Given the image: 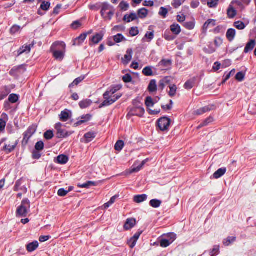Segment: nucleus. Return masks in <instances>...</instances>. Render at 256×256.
<instances>
[{"label":"nucleus","mask_w":256,"mask_h":256,"mask_svg":"<svg viewBox=\"0 0 256 256\" xmlns=\"http://www.w3.org/2000/svg\"><path fill=\"white\" fill-rule=\"evenodd\" d=\"M170 31L173 34L177 36L181 32L180 26L177 24H174L170 26Z\"/></svg>","instance_id":"24"},{"label":"nucleus","mask_w":256,"mask_h":256,"mask_svg":"<svg viewBox=\"0 0 256 256\" xmlns=\"http://www.w3.org/2000/svg\"><path fill=\"white\" fill-rule=\"evenodd\" d=\"M68 157L65 155L61 154L56 158V162L61 164H64L68 162Z\"/></svg>","instance_id":"26"},{"label":"nucleus","mask_w":256,"mask_h":256,"mask_svg":"<svg viewBox=\"0 0 256 256\" xmlns=\"http://www.w3.org/2000/svg\"><path fill=\"white\" fill-rule=\"evenodd\" d=\"M100 14L105 20H112L114 14V7L107 2L101 4Z\"/></svg>","instance_id":"1"},{"label":"nucleus","mask_w":256,"mask_h":256,"mask_svg":"<svg viewBox=\"0 0 256 256\" xmlns=\"http://www.w3.org/2000/svg\"><path fill=\"white\" fill-rule=\"evenodd\" d=\"M114 40L116 42L118 43L123 40L126 41V38L120 34H117L114 36Z\"/></svg>","instance_id":"44"},{"label":"nucleus","mask_w":256,"mask_h":256,"mask_svg":"<svg viewBox=\"0 0 256 256\" xmlns=\"http://www.w3.org/2000/svg\"><path fill=\"white\" fill-rule=\"evenodd\" d=\"M91 118H92V116L90 114H87L84 116H82L81 118L82 120H80L78 121L76 123V124L77 126L80 125L84 123V122H87L88 120H90V119Z\"/></svg>","instance_id":"33"},{"label":"nucleus","mask_w":256,"mask_h":256,"mask_svg":"<svg viewBox=\"0 0 256 256\" xmlns=\"http://www.w3.org/2000/svg\"><path fill=\"white\" fill-rule=\"evenodd\" d=\"M172 64V60L170 59L168 60H161V72H166L171 68Z\"/></svg>","instance_id":"10"},{"label":"nucleus","mask_w":256,"mask_h":256,"mask_svg":"<svg viewBox=\"0 0 256 256\" xmlns=\"http://www.w3.org/2000/svg\"><path fill=\"white\" fill-rule=\"evenodd\" d=\"M50 4L49 2H42L40 5V8L43 10H48L50 8Z\"/></svg>","instance_id":"51"},{"label":"nucleus","mask_w":256,"mask_h":256,"mask_svg":"<svg viewBox=\"0 0 256 256\" xmlns=\"http://www.w3.org/2000/svg\"><path fill=\"white\" fill-rule=\"evenodd\" d=\"M69 117V112L66 110L62 112L60 114V120L62 122L67 121L68 120Z\"/></svg>","instance_id":"35"},{"label":"nucleus","mask_w":256,"mask_h":256,"mask_svg":"<svg viewBox=\"0 0 256 256\" xmlns=\"http://www.w3.org/2000/svg\"><path fill=\"white\" fill-rule=\"evenodd\" d=\"M154 32H147L144 38H142V40L143 42H144L146 38H147L148 39L147 42H150L154 38Z\"/></svg>","instance_id":"43"},{"label":"nucleus","mask_w":256,"mask_h":256,"mask_svg":"<svg viewBox=\"0 0 256 256\" xmlns=\"http://www.w3.org/2000/svg\"><path fill=\"white\" fill-rule=\"evenodd\" d=\"M103 36L104 34L101 33L96 34L92 38L90 42V45L91 46L92 43L93 44H98L102 40Z\"/></svg>","instance_id":"17"},{"label":"nucleus","mask_w":256,"mask_h":256,"mask_svg":"<svg viewBox=\"0 0 256 256\" xmlns=\"http://www.w3.org/2000/svg\"><path fill=\"white\" fill-rule=\"evenodd\" d=\"M148 11L145 8L140 9L138 12V18H144L146 17Z\"/></svg>","instance_id":"34"},{"label":"nucleus","mask_w":256,"mask_h":256,"mask_svg":"<svg viewBox=\"0 0 256 256\" xmlns=\"http://www.w3.org/2000/svg\"><path fill=\"white\" fill-rule=\"evenodd\" d=\"M214 44L216 48L219 47L222 44V40L219 37H216L214 39Z\"/></svg>","instance_id":"62"},{"label":"nucleus","mask_w":256,"mask_h":256,"mask_svg":"<svg viewBox=\"0 0 256 256\" xmlns=\"http://www.w3.org/2000/svg\"><path fill=\"white\" fill-rule=\"evenodd\" d=\"M171 124V120L166 116L161 117V131H168Z\"/></svg>","instance_id":"8"},{"label":"nucleus","mask_w":256,"mask_h":256,"mask_svg":"<svg viewBox=\"0 0 256 256\" xmlns=\"http://www.w3.org/2000/svg\"><path fill=\"white\" fill-rule=\"evenodd\" d=\"M120 89V88L118 86H116L111 88L104 93L103 95L104 98H106V96H112V95L114 94Z\"/></svg>","instance_id":"22"},{"label":"nucleus","mask_w":256,"mask_h":256,"mask_svg":"<svg viewBox=\"0 0 256 256\" xmlns=\"http://www.w3.org/2000/svg\"><path fill=\"white\" fill-rule=\"evenodd\" d=\"M11 92L8 86H4L0 91V100H3Z\"/></svg>","instance_id":"21"},{"label":"nucleus","mask_w":256,"mask_h":256,"mask_svg":"<svg viewBox=\"0 0 256 256\" xmlns=\"http://www.w3.org/2000/svg\"><path fill=\"white\" fill-rule=\"evenodd\" d=\"M194 26L195 24L193 22H186L184 24L185 28L189 30L194 29Z\"/></svg>","instance_id":"59"},{"label":"nucleus","mask_w":256,"mask_h":256,"mask_svg":"<svg viewBox=\"0 0 256 256\" xmlns=\"http://www.w3.org/2000/svg\"><path fill=\"white\" fill-rule=\"evenodd\" d=\"M82 26L81 22L78 21H74L71 24V28L74 30H76Z\"/></svg>","instance_id":"60"},{"label":"nucleus","mask_w":256,"mask_h":256,"mask_svg":"<svg viewBox=\"0 0 256 256\" xmlns=\"http://www.w3.org/2000/svg\"><path fill=\"white\" fill-rule=\"evenodd\" d=\"M124 146V142L122 140H118L114 146V148L116 150L120 151Z\"/></svg>","instance_id":"45"},{"label":"nucleus","mask_w":256,"mask_h":256,"mask_svg":"<svg viewBox=\"0 0 256 256\" xmlns=\"http://www.w3.org/2000/svg\"><path fill=\"white\" fill-rule=\"evenodd\" d=\"M34 44V42H32V44H30L28 46H22V47H21L18 50V56H19L20 55L22 54L24 52H30L31 50V48L33 47Z\"/></svg>","instance_id":"15"},{"label":"nucleus","mask_w":256,"mask_h":256,"mask_svg":"<svg viewBox=\"0 0 256 256\" xmlns=\"http://www.w3.org/2000/svg\"><path fill=\"white\" fill-rule=\"evenodd\" d=\"M38 246V242L37 241L33 242L26 246V250L29 252L35 250Z\"/></svg>","instance_id":"28"},{"label":"nucleus","mask_w":256,"mask_h":256,"mask_svg":"<svg viewBox=\"0 0 256 256\" xmlns=\"http://www.w3.org/2000/svg\"><path fill=\"white\" fill-rule=\"evenodd\" d=\"M22 30L20 26L14 24V25L10 30V33L12 35L15 34H16L20 32Z\"/></svg>","instance_id":"36"},{"label":"nucleus","mask_w":256,"mask_h":256,"mask_svg":"<svg viewBox=\"0 0 256 256\" xmlns=\"http://www.w3.org/2000/svg\"><path fill=\"white\" fill-rule=\"evenodd\" d=\"M54 136V134L52 130H48L44 134V138L46 140H50Z\"/></svg>","instance_id":"54"},{"label":"nucleus","mask_w":256,"mask_h":256,"mask_svg":"<svg viewBox=\"0 0 256 256\" xmlns=\"http://www.w3.org/2000/svg\"><path fill=\"white\" fill-rule=\"evenodd\" d=\"M133 52L132 49L128 48L127 50L126 54L124 55V58H122V62L125 64H128L132 58Z\"/></svg>","instance_id":"9"},{"label":"nucleus","mask_w":256,"mask_h":256,"mask_svg":"<svg viewBox=\"0 0 256 256\" xmlns=\"http://www.w3.org/2000/svg\"><path fill=\"white\" fill-rule=\"evenodd\" d=\"M148 196L146 194L135 196L134 198V201L136 203H140L147 200Z\"/></svg>","instance_id":"25"},{"label":"nucleus","mask_w":256,"mask_h":256,"mask_svg":"<svg viewBox=\"0 0 256 256\" xmlns=\"http://www.w3.org/2000/svg\"><path fill=\"white\" fill-rule=\"evenodd\" d=\"M196 81V78H192L190 80H188L184 84V88L186 90H190L192 89L194 86L195 82Z\"/></svg>","instance_id":"23"},{"label":"nucleus","mask_w":256,"mask_h":256,"mask_svg":"<svg viewBox=\"0 0 256 256\" xmlns=\"http://www.w3.org/2000/svg\"><path fill=\"white\" fill-rule=\"evenodd\" d=\"M137 19L138 16L134 12H132L130 14H126L123 18V20L127 22H130Z\"/></svg>","instance_id":"18"},{"label":"nucleus","mask_w":256,"mask_h":256,"mask_svg":"<svg viewBox=\"0 0 256 256\" xmlns=\"http://www.w3.org/2000/svg\"><path fill=\"white\" fill-rule=\"evenodd\" d=\"M169 95L170 96H173L175 95L176 91V86L175 85L170 86Z\"/></svg>","instance_id":"56"},{"label":"nucleus","mask_w":256,"mask_h":256,"mask_svg":"<svg viewBox=\"0 0 256 256\" xmlns=\"http://www.w3.org/2000/svg\"><path fill=\"white\" fill-rule=\"evenodd\" d=\"M216 21L214 20L210 19L208 20L204 24L202 29L204 32H206V30L209 28H212L216 26Z\"/></svg>","instance_id":"13"},{"label":"nucleus","mask_w":256,"mask_h":256,"mask_svg":"<svg viewBox=\"0 0 256 256\" xmlns=\"http://www.w3.org/2000/svg\"><path fill=\"white\" fill-rule=\"evenodd\" d=\"M16 144V143H15L14 144L12 145L5 144L2 150H4L6 152V153L9 154L12 152L15 149Z\"/></svg>","instance_id":"30"},{"label":"nucleus","mask_w":256,"mask_h":256,"mask_svg":"<svg viewBox=\"0 0 256 256\" xmlns=\"http://www.w3.org/2000/svg\"><path fill=\"white\" fill-rule=\"evenodd\" d=\"M145 104L147 106L148 110L154 106V102L151 97L148 96L146 99Z\"/></svg>","instance_id":"41"},{"label":"nucleus","mask_w":256,"mask_h":256,"mask_svg":"<svg viewBox=\"0 0 256 256\" xmlns=\"http://www.w3.org/2000/svg\"><path fill=\"white\" fill-rule=\"evenodd\" d=\"M37 126L36 125L30 126L27 130L23 134L24 138L22 141L23 144H26L28 143L29 139L36 132Z\"/></svg>","instance_id":"6"},{"label":"nucleus","mask_w":256,"mask_h":256,"mask_svg":"<svg viewBox=\"0 0 256 256\" xmlns=\"http://www.w3.org/2000/svg\"><path fill=\"white\" fill-rule=\"evenodd\" d=\"M136 224V221L134 218H128L124 225V228L126 230H129L132 228Z\"/></svg>","instance_id":"14"},{"label":"nucleus","mask_w":256,"mask_h":256,"mask_svg":"<svg viewBox=\"0 0 256 256\" xmlns=\"http://www.w3.org/2000/svg\"><path fill=\"white\" fill-rule=\"evenodd\" d=\"M44 144L42 141H39L35 145V150H42L44 149Z\"/></svg>","instance_id":"53"},{"label":"nucleus","mask_w":256,"mask_h":256,"mask_svg":"<svg viewBox=\"0 0 256 256\" xmlns=\"http://www.w3.org/2000/svg\"><path fill=\"white\" fill-rule=\"evenodd\" d=\"M96 137V134L94 132H88L84 136L85 142L87 143L90 142Z\"/></svg>","instance_id":"31"},{"label":"nucleus","mask_w":256,"mask_h":256,"mask_svg":"<svg viewBox=\"0 0 256 256\" xmlns=\"http://www.w3.org/2000/svg\"><path fill=\"white\" fill-rule=\"evenodd\" d=\"M66 45L63 42H54L51 48L50 51H58L66 52Z\"/></svg>","instance_id":"7"},{"label":"nucleus","mask_w":256,"mask_h":256,"mask_svg":"<svg viewBox=\"0 0 256 256\" xmlns=\"http://www.w3.org/2000/svg\"><path fill=\"white\" fill-rule=\"evenodd\" d=\"M170 102V103L168 104H166V105H162L161 106V107L164 110H170L172 109V100H169Z\"/></svg>","instance_id":"57"},{"label":"nucleus","mask_w":256,"mask_h":256,"mask_svg":"<svg viewBox=\"0 0 256 256\" xmlns=\"http://www.w3.org/2000/svg\"><path fill=\"white\" fill-rule=\"evenodd\" d=\"M62 124L60 122L56 123L55 125V129L56 130V135L58 138H64L70 136L72 132H67L66 130L62 128Z\"/></svg>","instance_id":"5"},{"label":"nucleus","mask_w":256,"mask_h":256,"mask_svg":"<svg viewBox=\"0 0 256 256\" xmlns=\"http://www.w3.org/2000/svg\"><path fill=\"white\" fill-rule=\"evenodd\" d=\"M144 165V162H142L139 166H136V164H134L131 169L130 170V173L136 172L140 170Z\"/></svg>","instance_id":"46"},{"label":"nucleus","mask_w":256,"mask_h":256,"mask_svg":"<svg viewBox=\"0 0 256 256\" xmlns=\"http://www.w3.org/2000/svg\"><path fill=\"white\" fill-rule=\"evenodd\" d=\"M176 236V234L174 233L163 234L161 236V247L166 248L168 246L175 240Z\"/></svg>","instance_id":"3"},{"label":"nucleus","mask_w":256,"mask_h":256,"mask_svg":"<svg viewBox=\"0 0 256 256\" xmlns=\"http://www.w3.org/2000/svg\"><path fill=\"white\" fill-rule=\"evenodd\" d=\"M30 200L27 198L24 199L22 200L20 206L17 208L16 214L19 216L26 217L30 211Z\"/></svg>","instance_id":"2"},{"label":"nucleus","mask_w":256,"mask_h":256,"mask_svg":"<svg viewBox=\"0 0 256 256\" xmlns=\"http://www.w3.org/2000/svg\"><path fill=\"white\" fill-rule=\"evenodd\" d=\"M164 36L166 38V40H174L176 38L175 36H174L172 34H169L168 32H166L164 33Z\"/></svg>","instance_id":"64"},{"label":"nucleus","mask_w":256,"mask_h":256,"mask_svg":"<svg viewBox=\"0 0 256 256\" xmlns=\"http://www.w3.org/2000/svg\"><path fill=\"white\" fill-rule=\"evenodd\" d=\"M138 32L139 31L137 27H132L130 30V34L132 36H134L138 34Z\"/></svg>","instance_id":"55"},{"label":"nucleus","mask_w":256,"mask_h":256,"mask_svg":"<svg viewBox=\"0 0 256 256\" xmlns=\"http://www.w3.org/2000/svg\"><path fill=\"white\" fill-rule=\"evenodd\" d=\"M92 100L90 99H86L80 101L79 102V106L82 109H84L90 106L92 104Z\"/></svg>","instance_id":"27"},{"label":"nucleus","mask_w":256,"mask_h":256,"mask_svg":"<svg viewBox=\"0 0 256 256\" xmlns=\"http://www.w3.org/2000/svg\"><path fill=\"white\" fill-rule=\"evenodd\" d=\"M18 100V96L16 94H10L8 98V100L11 103H16Z\"/></svg>","instance_id":"50"},{"label":"nucleus","mask_w":256,"mask_h":256,"mask_svg":"<svg viewBox=\"0 0 256 256\" xmlns=\"http://www.w3.org/2000/svg\"><path fill=\"white\" fill-rule=\"evenodd\" d=\"M87 36V33L81 34L79 36L77 37L73 40L74 46L80 45L86 40Z\"/></svg>","instance_id":"11"},{"label":"nucleus","mask_w":256,"mask_h":256,"mask_svg":"<svg viewBox=\"0 0 256 256\" xmlns=\"http://www.w3.org/2000/svg\"><path fill=\"white\" fill-rule=\"evenodd\" d=\"M244 78V74L242 72H238L236 76V79L239 82L243 80Z\"/></svg>","instance_id":"63"},{"label":"nucleus","mask_w":256,"mask_h":256,"mask_svg":"<svg viewBox=\"0 0 256 256\" xmlns=\"http://www.w3.org/2000/svg\"><path fill=\"white\" fill-rule=\"evenodd\" d=\"M131 112L132 115L142 116L144 113V110L142 107L137 106L133 108Z\"/></svg>","instance_id":"12"},{"label":"nucleus","mask_w":256,"mask_h":256,"mask_svg":"<svg viewBox=\"0 0 256 256\" xmlns=\"http://www.w3.org/2000/svg\"><path fill=\"white\" fill-rule=\"evenodd\" d=\"M256 42L255 40H250L247 43L244 50L245 53H248L250 51H252L256 46Z\"/></svg>","instance_id":"19"},{"label":"nucleus","mask_w":256,"mask_h":256,"mask_svg":"<svg viewBox=\"0 0 256 256\" xmlns=\"http://www.w3.org/2000/svg\"><path fill=\"white\" fill-rule=\"evenodd\" d=\"M122 96L121 94H116V95H112V96H107L106 98H104V100L100 104L99 108H101L102 107L109 106L117 100H118Z\"/></svg>","instance_id":"4"},{"label":"nucleus","mask_w":256,"mask_h":256,"mask_svg":"<svg viewBox=\"0 0 256 256\" xmlns=\"http://www.w3.org/2000/svg\"><path fill=\"white\" fill-rule=\"evenodd\" d=\"M120 8L124 11H126L129 8V4L126 2H122L119 4Z\"/></svg>","instance_id":"52"},{"label":"nucleus","mask_w":256,"mask_h":256,"mask_svg":"<svg viewBox=\"0 0 256 256\" xmlns=\"http://www.w3.org/2000/svg\"><path fill=\"white\" fill-rule=\"evenodd\" d=\"M216 50V48H214L212 46V43L210 42V44L208 46V48H204V51L207 54H211L214 52Z\"/></svg>","instance_id":"42"},{"label":"nucleus","mask_w":256,"mask_h":256,"mask_svg":"<svg viewBox=\"0 0 256 256\" xmlns=\"http://www.w3.org/2000/svg\"><path fill=\"white\" fill-rule=\"evenodd\" d=\"M148 90L150 92H155L157 90L156 81L154 80H150L148 86Z\"/></svg>","instance_id":"32"},{"label":"nucleus","mask_w":256,"mask_h":256,"mask_svg":"<svg viewBox=\"0 0 256 256\" xmlns=\"http://www.w3.org/2000/svg\"><path fill=\"white\" fill-rule=\"evenodd\" d=\"M234 26L237 29L239 30H244L246 28V25L245 24L240 21V20H238V21H236V22H235L234 23Z\"/></svg>","instance_id":"38"},{"label":"nucleus","mask_w":256,"mask_h":256,"mask_svg":"<svg viewBox=\"0 0 256 256\" xmlns=\"http://www.w3.org/2000/svg\"><path fill=\"white\" fill-rule=\"evenodd\" d=\"M41 156V154L39 150H34L32 154V157L33 159L38 160Z\"/></svg>","instance_id":"61"},{"label":"nucleus","mask_w":256,"mask_h":256,"mask_svg":"<svg viewBox=\"0 0 256 256\" xmlns=\"http://www.w3.org/2000/svg\"><path fill=\"white\" fill-rule=\"evenodd\" d=\"M236 31L234 28H229L226 33V37L228 40L230 42H232L236 36Z\"/></svg>","instance_id":"16"},{"label":"nucleus","mask_w":256,"mask_h":256,"mask_svg":"<svg viewBox=\"0 0 256 256\" xmlns=\"http://www.w3.org/2000/svg\"><path fill=\"white\" fill-rule=\"evenodd\" d=\"M96 186V182H92V181H88L85 184H78V186L79 188H88L92 186Z\"/></svg>","instance_id":"37"},{"label":"nucleus","mask_w":256,"mask_h":256,"mask_svg":"<svg viewBox=\"0 0 256 256\" xmlns=\"http://www.w3.org/2000/svg\"><path fill=\"white\" fill-rule=\"evenodd\" d=\"M142 74L146 76H151L152 75V68L150 66L144 68L142 70Z\"/></svg>","instance_id":"48"},{"label":"nucleus","mask_w":256,"mask_h":256,"mask_svg":"<svg viewBox=\"0 0 256 256\" xmlns=\"http://www.w3.org/2000/svg\"><path fill=\"white\" fill-rule=\"evenodd\" d=\"M213 121V118L212 117H209L207 118L204 121L202 122L198 127V129H200L204 126H206L208 124L212 122Z\"/></svg>","instance_id":"40"},{"label":"nucleus","mask_w":256,"mask_h":256,"mask_svg":"<svg viewBox=\"0 0 256 256\" xmlns=\"http://www.w3.org/2000/svg\"><path fill=\"white\" fill-rule=\"evenodd\" d=\"M236 11L233 8H229L228 10V17L232 18L236 15Z\"/></svg>","instance_id":"58"},{"label":"nucleus","mask_w":256,"mask_h":256,"mask_svg":"<svg viewBox=\"0 0 256 256\" xmlns=\"http://www.w3.org/2000/svg\"><path fill=\"white\" fill-rule=\"evenodd\" d=\"M150 205L154 208H158L160 206V200L156 199L152 200L150 202Z\"/></svg>","instance_id":"47"},{"label":"nucleus","mask_w":256,"mask_h":256,"mask_svg":"<svg viewBox=\"0 0 256 256\" xmlns=\"http://www.w3.org/2000/svg\"><path fill=\"white\" fill-rule=\"evenodd\" d=\"M219 0H207V4L209 8H214L216 6Z\"/></svg>","instance_id":"49"},{"label":"nucleus","mask_w":256,"mask_h":256,"mask_svg":"<svg viewBox=\"0 0 256 256\" xmlns=\"http://www.w3.org/2000/svg\"><path fill=\"white\" fill-rule=\"evenodd\" d=\"M226 172V168H219L212 175L213 178L218 179L224 176Z\"/></svg>","instance_id":"20"},{"label":"nucleus","mask_w":256,"mask_h":256,"mask_svg":"<svg viewBox=\"0 0 256 256\" xmlns=\"http://www.w3.org/2000/svg\"><path fill=\"white\" fill-rule=\"evenodd\" d=\"M54 57L57 60H62L64 56L65 52H63L51 51Z\"/></svg>","instance_id":"29"},{"label":"nucleus","mask_w":256,"mask_h":256,"mask_svg":"<svg viewBox=\"0 0 256 256\" xmlns=\"http://www.w3.org/2000/svg\"><path fill=\"white\" fill-rule=\"evenodd\" d=\"M236 238L235 236H228L223 241V244L226 246H228L236 240Z\"/></svg>","instance_id":"39"}]
</instances>
